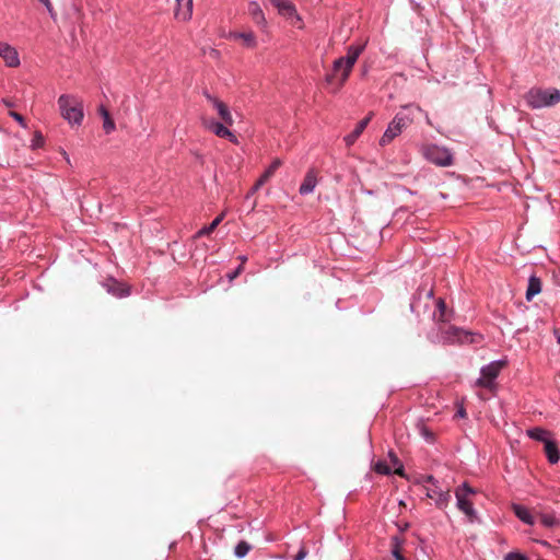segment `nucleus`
<instances>
[{
	"instance_id": "4",
	"label": "nucleus",
	"mask_w": 560,
	"mask_h": 560,
	"mask_svg": "<svg viewBox=\"0 0 560 560\" xmlns=\"http://www.w3.org/2000/svg\"><path fill=\"white\" fill-rule=\"evenodd\" d=\"M526 102L532 108L552 106L560 102V91L557 89H532L526 94Z\"/></svg>"
},
{
	"instance_id": "16",
	"label": "nucleus",
	"mask_w": 560,
	"mask_h": 560,
	"mask_svg": "<svg viewBox=\"0 0 560 560\" xmlns=\"http://www.w3.org/2000/svg\"><path fill=\"white\" fill-rule=\"evenodd\" d=\"M281 165H282V162L280 159L273 160L272 163L269 165V167L261 174V176L258 178V180L253 186V188H252L253 192L258 190L265 183H267Z\"/></svg>"
},
{
	"instance_id": "9",
	"label": "nucleus",
	"mask_w": 560,
	"mask_h": 560,
	"mask_svg": "<svg viewBox=\"0 0 560 560\" xmlns=\"http://www.w3.org/2000/svg\"><path fill=\"white\" fill-rule=\"evenodd\" d=\"M427 481L432 483L431 488L427 489V497L434 500L439 509H445L451 501L450 490H443L436 485V480L432 476L427 477Z\"/></svg>"
},
{
	"instance_id": "10",
	"label": "nucleus",
	"mask_w": 560,
	"mask_h": 560,
	"mask_svg": "<svg viewBox=\"0 0 560 560\" xmlns=\"http://www.w3.org/2000/svg\"><path fill=\"white\" fill-rule=\"evenodd\" d=\"M503 361H495L481 369V376L477 380L476 385L479 387L491 388L493 381L499 375L501 369L504 366Z\"/></svg>"
},
{
	"instance_id": "42",
	"label": "nucleus",
	"mask_w": 560,
	"mask_h": 560,
	"mask_svg": "<svg viewBox=\"0 0 560 560\" xmlns=\"http://www.w3.org/2000/svg\"><path fill=\"white\" fill-rule=\"evenodd\" d=\"M558 342L560 343V336L558 337Z\"/></svg>"
},
{
	"instance_id": "34",
	"label": "nucleus",
	"mask_w": 560,
	"mask_h": 560,
	"mask_svg": "<svg viewBox=\"0 0 560 560\" xmlns=\"http://www.w3.org/2000/svg\"><path fill=\"white\" fill-rule=\"evenodd\" d=\"M10 116L14 118L21 126L26 127L25 120L22 115L16 112H10Z\"/></svg>"
},
{
	"instance_id": "38",
	"label": "nucleus",
	"mask_w": 560,
	"mask_h": 560,
	"mask_svg": "<svg viewBox=\"0 0 560 560\" xmlns=\"http://www.w3.org/2000/svg\"><path fill=\"white\" fill-rule=\"evenodd\" d=\"M456 416H458V417H460V418H465V417H466V410L464 409V407H460V408L457 410Z\"/></svg>"
},
{
	"instance_id": "21",
	"label": "nucleus",
	"mask_w": 560,
	"mask_h": 560,
	"mask_svg": "<svg viewBox=\"0 0 560 560\" xmlns=\"http://www.w3.org/2000/svg\"><path fill=\"white\" fill-rule=\"evenodd\" d=\"M541 292V280L536 276H530L526 290V300L532 301L534 296Z\"/></svg>"
},
{
	"instance_id": "19",
	"label": "nucleus",
	"mask_w": 560,
	"mask_h": 560,
	"mask_svg": "<svg viewBox=\"0 0 560 560\" xmlns=\"http://www.w3.org/2000/svg\"><path fill=\"white\" fill-rule=\"evenodd\" d=\"M248 13L257 25L266 27L267 21L265 14L257 2H250L248 4Z\"/></svg>"
},
{
	"instance_id": "22",
	"label": "nucleus",
	"mask_w": 560,
	"mask_h": 560,
	"mask_svg": "<svg viewBox=\"0 0 560 560\" xmlns=\"http://www.w3.org/2000/svg\"><path fill=\"white\" fill-rule=\"evenodd\" d=\"M230 37L233 39H241L246 47L254 48L257 44L253 32H235L231 33Z\"/></svg>"
},
{
	"instance_id": "28",
	"label": "nucleus",
	"mask_w": 560,
	"mask_h": 560,
	"mask_svg": "<svg viewBox=\"0 0 560 560\" xmlns=\"http://www.w3.org/2000/svg\"><path fill=\"white\" fill-rule=\"evenodd\" d=\"M388 457L390 459V464H392V468L394 469V474L400 476V477H404L405 474H404V466L402 464L400 463L399 458L397 457L396 454H394L393 452H390L388 454Z\"/></svg>"
},
{
	"instance_id": "5",
	"label": "nucleus",
	"mask_w": 560,
	"mask_h": 560,
	"mask_svg": "<svg viewBox=\"0 0 560 560\" xmlns=\"http://www.w3.org/2000/svg\"><path fill=\"white\" fill-rule=\"evenodd\" d=\"M474 494H476V491L468 483H464L455 490L457 508L466 515L469 523L478 521L477 512L471 501Z\"/></svg>"
},
{
	"instance_id": "14",
	"label": "nucleus",
	"mask_w": 560,
	"mask_h": 560,
	"mask_svg": "<svg viewBox=\"0 0 560 560\" xmlns=\"http://www.w3.org/2000/svg\"><path fill=\"white\" fill-rule=\"evenodd\" d=\"M175 18L179 21H189L192 15V0H176Z\"/></svg>"
},
{
	"instance_id": "13",
	"label": "nucleus",
	"mask_w": 560,
	"mask_h": 560,
	"mask_svg": "<svg viewBox=\"0 0 560 560\" xmlns=\"http://www.w3.org/2000/svg\"><path fill=\"white\" fill-rule=\"evenodd\" d=\"M205 126L220 138H228L231 142H237L236 137L224 126V122L205 121Z\"/></svg>"
},
{
	"instance_id": "37",
	"label": "nucleus",
	"mask_w": 560,
	"mask_h": 560,
	"mask_svg": "<svg viewBox=\"0 0 560 560\" xmlns=\"http://www.w3.org/2000/svg\"><path fill=\"white\" fill-rule=\"evenodd\" d=\"M243 266L241 265L233 273L229 276L230 280H234L242 271Z\"/></svg>"
},
{
	"instance_id": "36",
	"label": "nucleus",
	"mask_w": 560,
	"mask_h": 560,
	"mask_svg": "<svg viewBox=\"0 0 560 560\" xmlns=\"http://www.w3.org/2000/svg\"><path fill=\"white\" fill-rule=\"evenodd\" d=\"M43 142H44V139H43L42 135L40 133H36L35 138L33 140L32 147L33 148H38V147H40L43 144Z\"/></svg>"
},
{
	"instance_id": "32",
	"label": "nucleus",
	"mask_w": 560,
	"mask_h": 560,
	"mask_svg": "<svg viewBox=\"0 0 560 560\" xmlns=\"http://www.w3.org/2000/svg\"><path fill=\"white\" fill-rule=\"evenodd\" d=\"M250 549H252V546L248 542L243 540L236 545L234 552H235L236 557L243 558L249 552Z\"/></svg>"
},
{
	"instance_id": "6",
	"label": "nucleus",
	"mask_w": 560,
	"mask_h": 560,
	"mask_svg": "<svg viewBox=\"0 0 560 560\" xmlns=\"http://www.w3.org/2000/svg\"><path fill=\"white\" fill-rule=\"evenodd\" d=\"M442 337L447 342L475 343L481 339L480 335H474L451 325L440 327Z\"/></svg>"
},
{
	"instance_id": "33",
	"label": "nucleus",
	"mask_w": 560,
	"mask_h": 560,
	"mask_svg": "<svg viewBox=\"0 0 560 560\" xmlns=\"http://www.w3.org/2000/svg\"><path fill=\"white\" fill-rule=\"evenodd\" d=\"M503 560H528V558L521 552L512 551L506 553Z\"/></svg>"
},
{
	"instance_id": "30",
	"label": "nucleus",
	"mask_w": 560,
	"mask_h": 560,
	"mask_svg": "<svg viewBox=\"0 0 560 560\" xmlns=\"http://www.w3.org/2000/svg\"><path fill=\"white\" fill-rule=\"evenodd\" d=\"M539 520L540 523L547 528H552L559 525V521L552 514H540Z\"/></svg>"
},
{
	"instance_id": "27",
	"label": "nucleus",
	"mask_w": 560,
	"mask_h": 560,
	"mask_svg": "<svg viewBox=\"0 0 560 560\" xmlns=\"http://www.w3.org/2000/svg\"><path fill=\"white\" fill-rule=\"evenodd\" d=\"M404 544V539L398 536L392 537V553L396 560H406L401 553V546Z\"/></svg>"
},
{
	"instance_id": "7",
	"label": "nucleus",
	"mask_w": 560,
	"mask_h": 560,
	"mask_svg": "<svg viewBox=\"0 0 560 560\" xmlns=\"http://www.w3.org/2000/svg\"><path fill=\"white\" fill-rule=\"evenodd\" d=\"M424 158L439 166H450L453 164L452 153L443 147L429 144L423 148Z\"/></svg>"
},
{
	"instance_id": "41",
	"label": "nucleus",
	"mask_w": 560,
	"mask_h": 560,
	"mask_svg": "<svg viewBox=\"0 0 560 560\" xmlns=\"http://www.w3.org/2000/svg\"><path fill=\"white\" fill-rule=\"evenodd\" d=\"M242 262L244 264L246 261V258L245 257H242Z\"/></svg>"
},
{
	"instance_id": "29",
	"label": "nucleus",
	"mask_w": 560,
	"mask_h": 560,
	"mask_svg": "<svg viewBox=\"0 0 560 560\" xmlns=\"http://www.w3.org/2000/svg\"><path fill=\"white\" fill-rule=\"evenodd\" d=\"M222 219H223V213L218 215L208 226H205L203 229H201L197 233V236H202V235L211 234L217 229V226L220 224Z\"/></svg>"
},
{
	"instance_id": "35",
	"label": "nucleus",
	"mask_w": 560,
	"mask_h": 560,
	"mask_svg": "<svg viewBox=\"0 0 560 560\" xmlns=\"http://www.w3.org/2000/svg\"><path fill=\"white\" fill-rule=\"evenodd\" d=\"M307 555V550L304 546H302L299 552L294 556L293 560H304Z\"/></svg>"
},
{
	"instance_id": "8",
	"label": "nucleus",
	"mask_w": 560,
	"mask_h": 560,
	"mask_svg": "<svg viewBox=\"0 0 560 560\" xmlns=\"http://www.w3.org/2000/svg\"><path fill=\"white\" fill-rule=\"evenodd\" d=\"M269 2L278 10V13L285 18L290 24L303 28V21L299 15L295 5L290 0H269Z\"/></svg>"
},
{
	"instance_id": "24",
	"label": "nucleus",
	"mask_w": 560,
	"mask_h": 560,
	"mask_svg": "<svg viewBox=\"0 0 560 560\" xmlns=\"http://www.w3.org/2000/svg\"><path fill=\"white\" fill-rule=\"evenodd\" d=\"M527 435L530 439H533L535 441L542 442L545 444L546 441L550 440L551 433L542 428L536 427V428L527 430Z\"/></svg>"
},
{
	"instance_id": "23",
	"label": "nucleus",
	"mask_w": 560,
	"mask_h": 560,
	"mask_svg": "<svg viewBox=\"0 0 560 560\" xmlns=\"http://www.w3.org/2000/svg\"><path fill=\"white\" fill-rule=\"evenodd\" d=\"M433 317L435 320L443 324L450 320V314L447 313L446 304L442 299L438 300L436 310L433 314Z\"/></svg>"
},
{
	"instance_id": "20",
	"label": "nucleus",
	"mask_w": 560,
	"mask_h": 560,
	"mask_svg": "<svg viewBox=\"0 0 560 560\" xmlns=\"http://www.w3.org/2000/svg\"><path fill=\"white\" fill-rule=\"evenodd\" d=\"M545 454L550 464H557L560 459V452L558 445L551 439L545 443Z\"/></svg>"
},
{
	"instance_id": "17",
	"label": "nucleus",
	"mask_w": 560,
	"mask_h": 560,
	"mask_svg": "<svg viewBox=\"0 0 560 560\" xmlns=\"http://www.w3.org/2000/svg\"><path fill=\"white\" fill-rule=\"evenodd\" d=\"M316 185H317V173L315 172V170L312 168L306 173V175L303 179V183L300 186L299 191L301 195L311 194V192H313Z\"/></svg>"
},
{
	"instance_id": "15",
	"label": "nucleus",
	"mask_w": 560,
	"mask_h": 560,
	"mask_svg": "<svg viewBox=\"0 0 560 560\" xmlns=\"http://www.w3.org/2000/svg\"><path fill=\"white\" fill-rule=\"evenodd\" d=\"M373 115V112L369 113V115L365 118L358 122L354 130L345 137V142L348 147L352 145L361 136V133L364 131L370 120L372 119Z\"/></svg>"
},
{
	"instance_id": "18",
	"label": "nucleus",
	"mask_w": 560,
	"mask_h": 560,
	"mask_svg": "<svg viewBox=\"0 0 560 560\" xmlns=\"http://www.w3.org/2000/svg\"><path fill=\"white\" fill-rule=\"evenodd\" d=\"M104 287L107 289L109 293L117 298H124L129 295V288L116 281L115 279H107L106 282L104 283Z\"/></svg>"
},
{
	"instance_id": "12",
	"label": "nucleus",
	"mask_w": 560,
	"mask_h": 560,
	"mask_svg": "<svg viewBox=\"0 0 560 560\" xmlns=\"http://www.w3.org/2000/svg\"><path fill=\"white\" fill-rule=\"evenodd\" d=\"M0 57L4 60L8 67L14 68L20 65L18 51L7 43L0 42Z\"/></svg>"
},
{
	"instance_id": "25",
	"label": "nucleus",
	"mask_w": 560,
	"mask_h": 560,
	"mask_svg": "<svg viewBox=\"0 0 560 560\" xmlns=\"http://www.w3.org/2000/svg\"><path fill=\"white\" fill-rule=\"evenodd\" d=\"M513 511H514L515 515L525 524H528V525L534 524V517L532 516V514L527 508L520 505V504H514Z\"/></svg>"
},
{
	"instance_id": "11",
	"label": "nucleus",
	"mask_w": 560,
	"mask_h": 560,
	"mask_svg": "<svg viewBox=\"0 0 560 560\" xmlns=\"http://www.w3.org/2000/svg\"><path fill=\"white\" fill-rule=\"evenodd\" d=\"M207 100L213 105L217 109L220 119L228 126H232L234 120L230 113V109L225 103L218 100L217 97L211 96L210 94H206Z\"/></svg>"
},
{
	"instance_id": "26",
	"label": "nucleus",
	"mask_w": 560,
	"mask_h": 560,
	"mask_svg": "<svg viewBox=\"0 0 560 560\" xmlns=\"http://www.w3.org/2000/svg\"><path fill=\"white\" fill-rule=\"evenodd\" d=\"M100 115L103 117V129L106 133H110L115 129V122L112 119L108 110L104 106H100L98 108Z\"/></svg>"
},
{
	"instance_id": "31",
	"label": "nucleus",
	"mask_w": 560,
	"mask_h": 560,
	"mask_svg": "<svg viewBox=\"0 0 560 560\" xmlns=\"http://www.w3.org/2000/svg\"><path fill=\"white\" fill-rule=\"evenodd\" d=\"M374 470L381 475H389V474L394 472V469L392 468V466L385 460L377 462L374 465Z\"/></svg>"
},
{
	"instance_id": "3",
	"label": "nucleus",
	"mask_w": 560,
	"mask_h": 560,
	"mask_svg": "<svg viewBox=\"0 0 560 560\" xmlns=\"http://www.w3.org/2000/svg\"><path fill=\"white\" fill-rule=\"evenodd\" d=\"M60 115L72 126H80L84 114L83 104L74 95L62 94L58 98Z\"/></svg>"
},
{
	"instance_id": "39",
	"label": "nucleus",
	"mask_w": 560,
	"mask_h": 560,
	"mask_svg": "<svg viewBox=\"0 0 560 560\" xmlns=\"http://www.w3.org/2000/svg\"><path fill=\"white\" fill-rule=\"evenodd\" d=\"M39 1H40V2H43V3L47 7V9H48L49 11H51V9H50V7H51V5H50L49 0H39Z\"/></svg>"
},
{
	"instance_id": "2",
	"label": "nucleus",
	"mask_w": 560,
	"mask_h": 560,
	"mask_svg": "<svg viewBox=\"0 0 560 560\" xmlns=\"http://www.w3.org/2000/svg\"><path fill=\"white\" fill-rule=\"evenodd\" d=\"M413 112H420V107L406 106L396 114L389 122L387 129L380 140V144L385 147L390 143L401 131L413 121Z\"/></svg>"
},
{
	"instance_id": "40",
	"label": "nucleus",
	"mask_w": 560,
	"mask_h": 560,
	"mask_svg": "<svg viewBox=\"0 0 560 560\" xmlns=\"http://www.w3.org/2000/svg\"><path fill=\"white\" fill-rule=\"evenodd\" d=\"M5 105L9 106V107L12 106V104L10 102H7V101H5Z\"/></svg>"
},
{
	"instance_id": "1",
	"label": "nucleus",
	"mask_w": 560,
	"mask_h": 560,
	"mask_svg": "<svg viewBox=\"0 0 560 560\" xmlns=\"http://www.w3.org/2000/svg\"><path fill=\"white\" fill-rule=\"evenodd\" d=\"M363 50L364 45H351L347 48L345 57H339L332 62L325 75L326 86L331 93H337L342 89Z\"/></svg>"
}]
</instances>
